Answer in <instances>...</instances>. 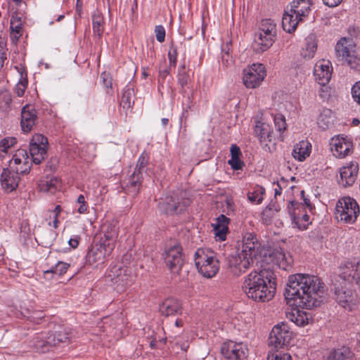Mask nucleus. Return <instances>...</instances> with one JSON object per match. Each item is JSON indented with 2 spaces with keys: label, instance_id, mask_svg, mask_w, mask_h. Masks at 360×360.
Segmentation results:
<instances>
[{
  "label": "nucleus",
  "instance_id": "e433bc0d",
  "mask_svg": "<svg viewBox=\"0 0 360 360\" xmlns=\"http://www.w3.org/2000/svg\"><path fill=\"white\" fill-rule=\"evenodd\" d=\"M317 49V44L312 37L306 39L304 47L302 48L301 55L306 59L312 58Z\"/></svg>",
  "mask_w": 360,
  "mask_h": 360
},
{
  "label": "nucleus",
  "instance_id": "58836bf2",
  "mask_svg": "<svg viewBox=\"0 0 360 360\" xmlns=\"http://www.w3.org/2000/svg\"><path fill=\"white\" fill-rule=\"evenodd\" d=\"M60 181L56 178H51L50 179L42 180L39 184V190L42 192L54 193L58 186Z\"/></svg>",
  "mask_w": 360,
  "mask_h": 360
},
{
  "label": "nucleus",
  "instance_id": "0e129e2a",
  "mask_svg": "<svg viewBox=\"0 0 360 360\" xmlns=\"http://www.w3.org/2000/svg\"><path fill=\"white\" fill-rule=\"evenodd\" d=\"M231 158H240L241 152L240 148L236 145H232L230 149Z\"/></svg>",
  "mask_w": 360,
  "mask_h": 360
},
{
  "label": "nucleus",
  "instance_id": "1a4fd4ad",
  "mask_svg": "<svg viewBox=\"0 0 360 360\" xmlns=\"http://www.w3.org/2000/svg\"><path fill=\"white\" fill-rule=\"evenodd\" d=\"M191 203L188 198L182 195L173 193L160 198L158 200L159 211L166 215H174L182 212Z\"/></svg>",
  "mask_w": 360,
  "mask_h": 360
},
{
  "label": "nucleus",
  "instance_id": "49530a36",
  "mask_svg": "<svg viewBox=\"0 0 360 360\" xmlns=\"http://www.w3.org/2000/svg\"><path fill=\"white\" fill-rule=\"evenodd\" d=\"M69 267V264L63 262H58L55 266L51 267L50 269L45 270L44 274H54L62 276L66 273Z\"/></svg>",
  "mask_w": 360,
  "mask_h": 360
},
{
  "label": "nucleus",
  "instance_id": "bf43d9fd",
  "mask_svg": "<svg viewBox=\"0 0 360 360\" xmlns=\"http://www.w3.org/2000/svg\"><path fill=\"white\" fill-rule=\"evenodd\" d=\"M354 101L360 105V81L356 82L352 88Z\"/></svg>",
  "mask_w": 360,
  "mask_h": 360
},
{
  "label": "nucleus",
  "instance_id": "a18cd8bd",
  "mask_svg": "<svg viewBox=\"0 0 360 360\" xmlns=\"http://www.w3.org/2000/svg\"><path fill=\"white\" fill-rule=\"evenodd\" d=\"M276 257L278 259L277 264L280 269L285 271H290L291 269L292 259L290 257L287 258L285 255L282 252L276 253Z\"/></svg>",
  "mask_w": 360,
  "mask_h": 360
},
{
  "label": "nucleus",
  "instance_id": "3c124183",
  "mask_svg": "<svg viewBox=\"0 0 360 360\" xmlns=\"http://www.w3.org/2000/svg\"><path fill=\"white\" fill-rule=\"evenodd\" d=\"M17 143L16 139L14 137H6L3 139L0 142V153L8 152V150Z\"/></svg>",
  "mask_w": 360,
  "mask_h": 360
},
{
  "label": "nucleus",
  "instance_id": "a878e982",
  "mask_svg": "<svg viewBox=\"0 0 360 360\" xmlns=\"http://www.w3.org/2000/svg\"><path fill=\"white\" fill-rule=\"evenodd\" d=\"M19 175L18 173H15L11 169H3L0 180L1 187L4 191L11 193L18 188L20 181Z\"/></svg>",
  "mask_w": 360,
  "mask_h": 360
},
{
  "label": "nucleus",
  "instance_id": "20e7f679",
  "mask_svg": "<svg viewBox=\"0 0 360 360\" xmlns=\"http://www.w3.org/2000/svg\"><path fill=\"white\" fill-rule=\"evenodd\" d=\"M271 251L262 246L255 234L246 233L243 238L241 253L253 263L261 262L269 263L272 262Z\"/></svg>",
  "mask_w": 360,
  "mask_h": 360
},
{
  "label": "nucleus",
  "instance_id": "09e8293b",
  "mask_svg": "<svg viewBox=\"0 0 360 360\" xmlns=\"http://www.w3.org/2000/svg\"><path fill=\"white\" fill-rule=\"evenodd\" d=\"M291 320L292 322H294L296 325L300 326H305L309 323V318L307 314L297 311L296 314H292Z\"/></svg>",
  "mask_w": 360,
  "mask_h": 360
},
{
  "label": "nucleus",
  "instance_id": "338daca9",
  "mask_svg": "<svg viewBox=\"0 0 360 360\" xmlns=\"http://www.w3.org/2000/svg\"><path fill=\"white\" fill-rule=\"evenodd\" d=\"M323 4L328 7H336L342 1V0H323Z\"/></svg>",
  "mask_w": 360,
  "mask_h": 360
},
{
  "label": "nucleus",
  "instance_id": "052dcab7",
  "mask_svg": "<svg viewBox=\"0 0 360 360\" xmlns=\"http://www.w3.org/2000/svg\"><path fill=\"white\" fill-rule=\"evenodd\" d=\"M155 33L157 40L162 43L165 39V29L162 25H157L155 28Z\"/></svg>",
  "mask_w": 360,
  "mask_h": 360
},
{
  "label": "nucleus",
  "instance_id": "c756f323",
  "mask_svg": "<svg viewBox=\"0 0 360 360\" xmlns=\"http://www.w3.org/2000/svg\"><path fill=\"white\" fill-rule=\"evenodd\" d=\"M230 219L226 217L224 214H220L215 221L214 224H212L214 229V233L217 240L224 241L226 238V235L229 232L228 225Z\"/></svg>",
  "mask_w": 360,
  "mask_h": 360
},
{
  "label": "nucleus",
  "instance_id": "4468645a",
  "mask_svg": "<svg viewBox=\"0 0 360 360\" xmlns=\"http://www.w3.org/2000/svg\"><path fill=\"white\" fill-rule=\"evenodd\" d=\"M47 146L46 137L39 134L33 136L30 144V153L33 163L39 165L46 158Z\"/></svg>",
  "mask_w": 360,
  "mask_h": 360
},
{
  "label": "nucleus",
  "instance_id": "5701e85b",
  "mask_svg": "<svg viewBox=\"0 0 360 360\" xmlns=\"http://www.w3.org/2000/svg\"><path fill=\"white\" fill-rule=\"evenodd\" d=\"M241 252L228 258V265L231 272L236 276L245 273L254 263Z\"/></svg>",
  "mask_w": 360,
  "mask_h": 360
},
{
  "label": "nucleus",
  "instance_id": "39448f33",
  "mask_svg": "<svg viewBox=\"0 0 360 360\" xmlns=\"http://www.w3.org/2000/svg\"><path fill=\"white\" fill-rule=\"evenodd\" d=\"M276 25L271 19L262 20L259 30L255 33L252 47L256 53L267 51L274 42Z\"/></svg>",
  "mask_w": 360,
  "mask_h": 360
},
{
  "label": "nucleus",
  "instance_id": "37998d69",
  "mask_svg": "<svg viewBox=\"0 0 360 360\" xmlns=\"http://www.w3.org/2000/svg\"><path fill=\"white\" fill-rule=\"evenodd\" d=\"M148 155L146 153H143L137 161L135 170L133 173H136L138 176L143 177V172L148 165Z\"/></svg>",
  "mask_w": 360,
  "mask_h": 360
},
{
  "label": "nucleus",
  "instance_id": "7ed1b4c3",
  "mask_svg": "<svg viewBox=\"0 0 360 360\" xmlns=\"http://www.w3.org/2000/svg\"><path fill=\"white\" fill-rule=\"evenodd\" d=\"M311 0H293L287 6L283 15L282 26L283 30L292 33L295 32L300 22H303L311 12Z\"/></svg>",
  "mask_w": 360,
  "mask_h": 360
},
{
  "label": "nucleus",
  "instance_id": "c85d7f7f",
  "mask_svg": "<svg viewBox=\"0 0 360 360\" xmlns=\"http://www.w3.org/2000/svg\"><path fill=\"white\" fill-rule=\"evenodd\" d=\"M255 134L260 143L265 146H267L268 143L272 141L273 130L271 127L264 122L261 120L255 122Z\"/></svg>",
  "mask_w": 360,
  "mask_h": 360
},
{
  "label": "nucleus",
  "instance_id": "8fccbe9b",
  "mask_svg": "<svg viewBox=\"0 0 360 360\" xmlns=\"http://www.w3.org/2000/svg\"><path fill=\"white\" fill-rule=\"evenodd\" d=\"M275 127L280 132L286 129L287 124L284 115L281 113L276 114L274 117Z\"/></svg>",
  "mask_w": 360,
  "mask_h": 360
},
{
  "label": "nucleus",
  "instance_id": "423d86ee",
  "mask_svg": "<svg viewBox=\"0 0 360 360\" xmlns=\"http://www.w3.org/2000/svg\"><path fill=\"white\" fill-rule=\"evenodd\" d=\"M195 264L198 272L206 278H212L219 269L215 253L210 249L199 248L195 253Z\"/></svg>",
  "mask_w": 360,
  "mask_h": 360
},
{
  "label": "nucleus",
  "instance_id": "79ce46f5",
  "mask_svg": "<svg viewBox=\"0 0 360 360\" xmlns=\"http://www.w3.org/2000/svg\"><path fill=\"white\" fill-rule=\"evenodd\" d=\"M96 146L93 143L85 144L81 148L82 157L90 161L96 157Z\"/></svg>",
  "mask_w": 360,
  "mask_h": 360
},
{
  "label": "nucleus",
  "instance_id": "ddd939ff",
  "mask_svg": "<svg viewBox=\"0 0 360 360\" xmlns=\"http://www.w3.org/2000/svg\"><path fill=\"white\" fill-rule=\"evenodd\" d=\"M105 278L108 283L117 285V290L120 291L129 284L131 276L127 268L115 265L108 269Z\"/></svg>",
  "mask_w": 360,
  "mask_h": 360
},
{
  "label": "nucleus",
  "instance_id": "69168bd1",
  "mask_svg": "<svg viewBox=\"0 0 360 360\" xmlns=\"http://www.w3.org/2000/svg\"><path fill=\"white\" fill-rule=\"evenodd\" d=\"M16 22L23 23L22 15L18 12H14L11 15L10 22Z\"/></svg>",
  "mask_w": 360,
  "mask_h": 360
},
{
  "label": "nucleus",
  "instance_id": "473e14b6",
  "mask_svg": "<svg viewBox=\"0 0 360 360\" xmlns=\"http://www.w3.org/2000/svg\"><path fill=\"white\" fill-rule=\"evenodd\" d=\"M311 145L307 141H302L295 145L292 152L293 158L299 161L304 160L309 156Z\"/></svg>",
  "mask_w": 360,
  "mask_h": 360
},
{
  "label": "nucleus",
  "instance_id": "393cba45",
  "mask_svg": "<svg viewBox=\"0 0 360 360\" xmlns=\"http://www.w3.org/2000/svg\"><path fill=\"white\" fill-rule=\"evenodd\" d=\"M37 115L34 106L26 105L21 111L20 124L24 132H30L37 124Z\"/></svg>",
  "mask_w": 360,
  "mask_h": 360
},
{
  "label": "nucleus",
  "instance_id": "6ab92c4d",
  "mask_svg": "<svg viewBox=\"0 0 360 360\" xmlns=\"http://www.w3.org/2000/svg\"><path fill=\"white\" fill-rule=\"evenodd\" d=\"M340 176L338 183L340 186L347 188L352 186L356 181L359 173V163L352 161L339 169Z\"/></svg>",
  "mask_w": 360,
  "mask_h": 360
},
{
  "label": "nucleus",
  "instance_id": "4be33fe9",
  "mask_svg": "<svg viewBox=\"0 0 360 360\" xmlns=\"http://www.w3.org/2000/svg\"><path fill=\"white\" fill-rule=\"evenodd\" d=\"M54 338L49 331L41 332L33 337L30 346L35 352L44 353L55 346Z\"/></svg>",
  "mask_w": 360,
  "mask_h": 360
},
{
  "label": "nucleus",
  "instance_id": "2eb2a0df",
  "mask_svg": "<svg viewBox=\"0 0 360 360\" xmlns=\"http://www.w3.org/2000/svg\"><path fill=\"white\" fill-rule=\"evenodd\" d=\"M266 76L264 66L262 64H253L243 71V81L247 88L254 89L258 86Z\"/></svg>",
  "mask_w": 360,
  "mask_h": 360
},
{
  "label": "nucleus",
  "instance_id": "c9c22d12",
  "mask_svg": "<svg viewBox=\"0 0 360 360\" xmlns=\"http://www.w3.org/2000/svg\"><path fill=\"white\" fill-rule=\"evenodd\" d=\"M281 210L279 205L276 202L271 200L269 204L264 208L262 213V219L263 223L269 224L271 223L273 218L276 214Z\"/></svg>",
  "mask_w": 360,
  "mask_h": 360
},
{
  "label": "nucleus",
  "instance_id": "dca6fc26",
  "mask_svg": "<svg viewBox=\"0 0 360 360\" xmlns=\"http://www.w3.org/2000/svg\"><path fill=\"white\" fill-rule=\"evenodd\" d=\"M340 277L349 283H360V259L346 261L340 266Z\"/></svg>",
  "mask_w": 360,
  "mask_h": 360
},
{
  "label": "nucleus",
  "instance_id": "774afa93",
  "mask_svg": "<svg viewBox=\"0 0 360 360\" xmlns=\"http://www.w3.org/2000/svg\"><path fill=\"white\" fill-rule=\"evenodd\" d=\"M329 122H330L328 120L325 121L324 115L323 114L319 116V120H318V124L323 129H325L326 127H327Z\"/></svg>",
  "mask_w": 360,
  "mask_h": 360
},
{
  "label": "nucleus",
  "instance_id": "f8f14e48",
  "mask_svg": "<svg viewBox=\"0 0 360 360\" xmlns=\"http://www.w3.org/2000/svg\"><path fill=\"white\" fill-rule=\"evenodd\" d=\"M292 336V333L288 326L281 323L272 328L269 338V345L275 348H282L290 343Z\"/></svg>",
  "mask_w": 360,
  "mask_h": 360
},
{
  "label": "nucleus",
  "instance_id": "864d4df0",
  "mask_svg": "<svg viewBox=\"0 0 360 360\" xmlns=\"http://www.w3.org/2000/svg\"><path fill=\"white\" fill-rule=\"evenodd\" d=\"M181 70L178 73V82L181 87H184L188 82L189 76L188 74L185 72V65H182Z\"/></svg>",
  "mask_w": 360,
  "mask_h": 360
},
{
  "label": "nucleus",
  "instance_id": "4c0bfd02",
  "mask_svg": "<svg viewBox=\"0 0 360 360\" xmlns=\"http://www.w3.org/2000/svg\"><path fill=\"white\" fill-rule=\"evenodd\" d=\"M265 188L261 186L256 185L248 193V198L252 202L255 204L262 203L264 199V195L265 194Z\"/></svg>",
  "mask_w": 360,
  "mask_h": 360
},
{
  "label": "nucleus",
  "instance_id": "4d7b16f0",
  "mask_svg": "<svg viewBox=\"0 0 360 360\" xmlns=\"http://www.w3.org/2000/svg\"><path fill=\"white\" fill-rule=\"evenodd\" d=\"M177 54V48L172 44L168 52V58L170 64L174 67L176 66V64Z\"/></svg>",
  "mask_w": 360,
  "mask_h": 360
},
{
  "label": "nucleus",
  "instance_id": "9d476101",
  "mask_svg": "<svg viewBox=\"0 0 360 360\" xmlns=\"http://www.w3.org/2000/svg\"><path fill=\"white\" fill-rule=\"evenodd\" d=\"M335 299L336 302L345 309L352 311L354 310L359 303L357 295L347 284L344 285L335 284L334 288Z\"/></svg>",
  "mask_w": 360,
  "mask_h": 360
},
{
  "label": "nucleus",
  "instance_id": "de8ad7c7",
  "mask_svg": "<svg viewBox=\"0 0 360 360\" xmlns=\"http://www.w3.org/2000/svg\"><path fill=\"white\" fill-rule=\"evenodd\" d=\"M132 103H134L133 101V90L130 88H127L125 89L122 94L120 105L123 108H129Z\"/></svg>",
  "mask_w": 360,
  "mask_h": 360
},
{
  "label": "nucleus",
  "instance_id": "bb28decb",
  "mask_svg": "<svg viewBox=\"0 0 360 360\" xmlns=\"http://www.w3.org/2000/svg\"><path fill=\"white\" fill-rule=\"evenodd\" d=\"M160 312L165 316H174L182 313L180 300L174 297L166 298L159 307Z\"/></svg>",
  "mask_w": 360,
  "mask_h": 360
},
{
  "label": "nucleus",
  "instance_id": "a19ab883",
  "mask_svg": "<svg viewBox=\"0 0 360 360\" xmlns=\"http://www.w3.org/2000/svg\"><path fill=\"white\" fill-rule=\"evenodd\" d=\"M10 37L13 43L16 44L22 34V23L10 22Z\"/></svg>",
  "mask_w": 360,
  "mask_h": 360
},
{
  "label": "nucleus",
  "instance_id": "ea45409f",
  "mask_svg": "<svg viewBox=\"0 0 360 360\" xmlns=\"http://www.w3.org/2000/svg\"><path fill=\"white\" fill-rule=\"evenodd\" d=\"M93 32L98 37H101L104 31V18L100 13H95L92 16Z\"/></svg>",
  "mask_w": 360,
  "mask_h": 360
},
{
  "label": "nucleus",
  "instance_id": "7c9ffc66",
  "mask_svg": "<svg viewBox=\"0 0 360 360\" xmlns=\"http://www.w3.org/2000/svg\"><path fill=\"white\" fill-rule=\"evenodd\" d=\"M102 230L104 238H101V243L115 246L118 236V226L116 223H106L103 225Z\"/></svg>",
  "mask_w": 360,
  "mask_h": 360
},
{
  "label": "nucleus",
  "instance_id": "cd10ccee",
  "mask_svg": "<svg viewBox=\"0 0 360 360\" xmlns=\"http://www.w3.org/2000/svg\"><path fill=\"white\" fill-rule=\"evenodd\" d=\"M297 205V202L290 201L287 207L292 224L300 231L306 230L309 224V216L304 214L301 218L297 217L295 210Z\"/></svg>",
  "mask_w": 360,
  "mask_h": 360
},
{
  "label": "nucleus",
  "instance_id": "c03bdc74",
  "mask_svg": "<svg viewBox=\"0 0 360 360\" xmlns=\"http://www.w3.org/2000/svg\"><path fill=\"white\" fill-rule=\"evenodd\" d=\"M55 338V346L62 342H69V333L66 328H60V330L51 332Z\"/></svg>",
  "mask_w": 360,
  "mask_h": 360
},
{
  "label": "nucleus",
  "instance_id": "aec40b11",
  "mask_svg": "<svg viewBox=\"0 0 360 360\" xmlns=\"http://www.w3.org/2000/svg\"><path fill=\"white\" fill-rule=\"evenodd\" d=\"M221 352L228 359L240 360L247 357L248 349L242 342L228 341L222 345Z\"/></svg>",
  "mask_w": 360,
  "mask_h": 360
},
{
  "label": "nucleus",
  "instance_id": "5fc2aeb1",
  "mask_svg": "<svg viewBox=\"0 0 360 360\" xmlns=\"http://www.w3.org/2000/svg\"><path fill=\"white\" fill-rule=\"evenodd\" d=\"M77 204L79 205L77 212L79 214H84L87 212L88 205L86 202L85 198L83 195H79L77 199Z\"/></svg>",
  "mask_w": 360,
  "mask_h": 360
},
{
  "label": "nucleus",
  "instance_id": "13d9d810",
  "mask_svg": "<svg viewBox=\"0 0 360 360\" xmlns=\"http://www.w3.org/2000/svg\"><path fill=\"white\" fill-rule=\"evenodd\" d=\"M228 164L234 170L241 169L244 166V162L240 160V158H231V159L228 160Z\"/></svg>",
  "mask_w": 360,
  "mask_h": 360
},
{
  "label": "nucleus",
  "instance_id": "f3484780",
  "mask_svg": "<svg viewBox=\"0 0 360 360\" xmlns=\"http://www.w3.org/2000/svg\"><path fill=\"white\" fill-rule=\"evenodd\" d=\"M32 161L25 149H18L15 151L11 160V169L19 174H26L30 172Z\"/></svg>",
  "mask_w": 360,
  "mask_h": 360
},
{
  "label": "nucleus",
  "instance_id": "6e6d98bb",
  "mask_svg": "<svg viewBox=\"0 0 360 360\" xmlns=\"http://www.w3.org/2000/svg\"><path fill=\"white\" fill-rule=\"evenodd\" d=\"M27 317L31 322L39 323L44 319V314L42 311H35L32 313H29V315H27Z\"/></svg>",
  "mask_w": 360,
  "mask_h": 360
},
{
  "label": "nucleus",
  "instance_id": "f704fd0d",
  "mask_svg": "<svg viewBox=\"0 0 360 360\" xmlns=\"http://www.w3.org/2000/svg\"><path fill=\"white\" fill-rule=\"evenodd\" d=\"M142 178L143 177L138 176L136 173H133L129 176L128 182L124 186L125 192L132 196L136 195L139 192L142 184Z\"/></svg>",
  "mask_w": 360,
  "mask_h": 360
},
{
  "label": "nucleus",
  "instance_id": "0eeeda50",
  "mask_svg": "<svg viewBox=\"0 0 360 360\" xmlns=\"http://www.w3.org/2000/svg\"><path fill=\"white\" fill-rule=\"evenodd\" d=\"M336 57L339 61L346 63L354 70H360V58L356 46L349 38H341L335 46Z\"/></svg>",
  "mask_w": 360,
  "mask_h": 360
},
{
  "label": "nucleus",
  "instance_id": "2f4dec72",
  "mask_svg": "<svg viewBox=\"0 0 360 360\" xmlns=\"http://www.w3.org/2000/svg\"><path fill=\"white\" fill-rule=\"evenodd\" d=\"M354 354L350 348L342 346L340 348L332 349L326 360H354Z\"/></svg>",
  "mask_w": 360,
  "mask_h": 360
},
{
  "label": "nucleus",
  "instance_id": "72a5a7b5",
  "mask_svg": "<svg viewBox=\"0 0 360 360\" xmlns=\"http://www.w3.org/2000/svg\"><path fill=\"white\" fill-rule=\"evenodd\" d=\"M15 69L20 75L19 81L15 87V92L18 96L20 97L24 95L27 87V72L25 67L21 64L15 66Z\"/></svg>",
  "mask_w": 360,
  "mask_h": 360
},
{
  "label": "nucleus",
  "instance_id": "b1692460",
  "mask_svg": "<svg viewBox=\"0 0 360 360\" xmlns=\"http://www.w3.org/2000/svg\"><path fill=\"white\" fill-rule=\"evenodd\" d=\"M332 70L329 61L324 60L318 61L314 68L316 81L321 86L327 84L331 78Z\"/></svg>",
  "mask_w": 360,
  "mask_h": 360
},
{
  "label": "nucleus",
  "instance_id": "f257e3e1",
  "mask_svg": "<svg viewBox=\"0 0 360 360\" xmlns=\"http://www.w3.org/2000/svg\"><path fill=\"white\" fill-rule=\"evenodd\" d=\"M326 296L325 285L316 276L297 274L288 278L285 297L292 304L306 309L321 306Z\"/></svg>",
  "mask_w": 360,
  "mask_h": 360
},
{
  "label": "nucleus",
  "instance_id": "e2e57ef3",
  "mask_svg": "<svg viewBox=\"0 0 360 360\" xmlns=\"http://www.w3.org/2000/svg\"><path fill=\"white\" fill-rule=\"evenodd\" d=\"M101 78L102 79L103 85L107 87H112V79L109 77L108 74L106 72H103L101 75Z\"/></svg>",
  "mask_w": 360,
  "mask_h": 360
},
{
  "label": "nucleus",
  "instance_id": "680f3d73",
  "mask_svg": "<svg viewBox=\"0 0 360 360\" xmlns=\"http://www.w3.org/2000/svg\"><path fill=\"white\" fill-rule=\"evenodd\" d=\"M11 101L12 98L10 92L4 91L0 93V103H4L5 107H8Z\"/></svg>",
  "mask_w": 360,
  "mask_h": 360
},
{
  "label": "nucleus",
  "instance_id": "412c9836",
  "mask_svg": "<svg viewBox=\"0 0 360 360\" xmlns=\"http://www.w3.org/2000/svg\"><path fill=\"white\" fill-rule=\"evenodd\" d=\"M330 149L334 156L344 158L353 152V143L347 137L338 135L331 139Z\"/></svg>",
  "mask_w": 360,
  "mask_h": 360
},
{
  "label": "nucleus",
  "instance_id": "603ef678",
  "mask_svg": "<svg viewBox=\"0 0 360 360\" xmlns=\"http://www.w3.org/2000/svg\"><path fill=\"white\" fill-rule=\"evenodd\" d=\"M267 360H292L291 356L287 353H282L276 351L274 353L269 354Z\"/></svg>",
  "mask_w": 360,
  "mask_h": 360
},
{
  "label": "nucleus",
  "instance_id": "a211bd4d",
  "mask_svg": "<svg viewBox=\"0 0 360 360\" xmlns=\"http://www.w3.org/2000/svg\"><path fill=\"white\" fill-rule=\"evenodd\" d=\"M165 261L173 274H179L183 264L182 248L179 244L170 247L165 252Z\"/></svg>",
  "mask_w": 360,
  "mask_h": 360
},
{
  "label": "nucleus",
  "instance_id": "6e6552de",
  "mask_svg": "<svg viewBox=\"0 0 360 360\" xmlns=\"http://www.w3.org/2000/svg\"><path fill=\"white\" fill-rule=\"evenodd\" d=\"M359 213V204L353 198L342 197L336 202L335 215L338 221L353 224L356 221Z\"/></svg>",
  "mask_w": 360,
  "mask_h": 360
},
{
  "label": "nucleus",
  "instance_id": "9b49d317",
  "mask_svg": "<svg viewBox=\"0 0 360 360\" xmlns=\"http://www.w3.org/2000/svg\"><path fill=\"white\" fill-rule=\"evenodd\" d=\"M113 250L114 245L106 244V243H96L89 250L86 260L91 265L102 264L110 257Z\"/></svg>",
  "mask_w": 360,
  "mask_h": 360
},
{
  "label": "nucleus",
  "instance_id": "f03ea898",
  "mask_svg": "<svg viewBox=\"0 0 360 360\" xmlns=\"http://www.w3.org/2000/svg\"><path fill=\"white\" fill-rule=\"evenodd\" d=\"M242 289L248 298L255 302H268L276 294V275L269 268L254 270L245 277Z\"/></svg>",
  "mask_w": 360,
  "mask_h": 360
}]
</instances>
